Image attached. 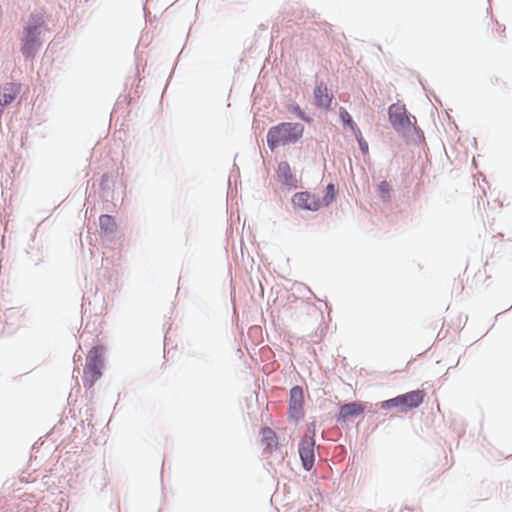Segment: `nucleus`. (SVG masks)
<instances>
[{"instance_id": "f257e3e1", "label": "nucleus", "mask_w": 512, "mask_h": 512, "mask_svg": "<svg viewBox=\"0 0 512 512\" xmlns=\"http://www.w3.org/2000/svg\"><path fill=\"white\" fill-rule=\"evenodd\" d=\"M304 132V126L300 123L283 122L269 129L267 143L271 150L277 147L296 143Z\"/></svg>"}, {"instance_id": "f03ea898", "label": "nucleus", "mask_w": 512, "mask_h": 512, "mask_svg": "<svg viewBox=\"0 0 512 512\" xmlns=\"http://www.w3.org/2000/svg\"><path fill=\"white\" fill-rule=\"evenodd\" d=\"M103 354V348L100 346H95L89 351L84 368L83 382L85 387L91 388L95 382L101 378Z\"/></svg>"}, {"instance_id": "7ed1b4c3", "label": "nucleus", "mask_w": 512, "mask_h": 512, "mask_svg": "<svg viewBox=\"0 0 512 512\" xmlns=\"http://www.w3.org/2000/svg\"><path fill=\"white\" fill-rule=\"evenodd\" d=\"M389 121L393 128L403 135H408L415 130V118L408 115L405 105L395 103L389 107Z\"/></svg>"}, {"instance_id": "20e7f679", "label": "nucleus", "mask_w": 512, "mask_h": 512, "mask_svg": "<svg viewBox=\"0 0 512 512\" xmlns=\"http://www.w3.org/2000/svg\"><path fill=\"white\" fill-rule=\"evenodd\" d=\"M426 392L424 390H413L405 394L396 396L395 398L383 401L381 403L382 409H391L398 407L401 412L409 409L418 408L424 401Z\"/></svg>"}, {"instance_id": "39448f33", "label": "nucleus", "mask_w": 512, "mask_h": 512, "mask_svg": "<svg viewBox=\"0 0 512 512\" xmlns=\"http://www.w3.org/2000/svg\"><path fill=\"white\" fill-rule=\"evenodd\" d=\"M315 429L308 428L307 433L299 443L298 451L305 470L312 469L315 461Z\"/></svg>"}, {"instance_id": "423d86ee", "label": "nucleus", "mask_w": 512, "mask_h": 512, "mask_svg": "<svg viewBox=\"0 0 512 512\" xmlns=\"http://www.w3.org/2000/svg\"><path fill=\"white\" fill-rule=\"evenodd\" d=\"M44 20L41 15L33 16V23L26 28V36L23 40L22 52L26 56L33 54L38 43V36L40 32L39 27L43 24Z\"/></svg>"}, {"instance_id": "0eeeda50", "label": "nucleus", "mask_w": 512, "mask_h": 512, "mask_svg": "<svg viewBox=\"0 0 512 512\" xmlns=\"http://www.w3.org/2000/svg\"><path fill=\"white\" fill-rule=\"evenodd\" d=\"M288 413L295 420L304 415V392L301 386H294L290 390Z\"/></svg>"}, {"instance_id": "6e6552de", "label": "nucleus", "mask_w": 512, "mask_h": 512, "mask_svg": "<svg viewBox=\"0 0 512 512\" xmlns=\"http://www.w3.org/2000/svg\"><path fill=\"white\" fill-rule=\"evenodd\" d=\"M292 203L295 208L310 211H316L322 206L320 199L306 191L296 193L292 198Z\"/></svg>"}, {"instance_id": "1a4fd4ad", "label": "nucleus", "mask_w": 512, "mask_h": 512, "mask_svg": "<svg viewBox=\"0 0 512 512\" xmlns=\"http://www.w3.org/2000/svg\"><path fill=\"white\" fill-rule=\"evenodd\" d=\"M261 445L265 454H271L278 448V438L270 427H263L260 431Z\"/></svg>"}, {"instance_id": "9d476101", "label": "nucleus", "mask_w": 512, "mask_h": 512, "mask_svg": "<svg viewBox=\"0 0 512 512\" xmlns=\"http://www.w3.org/2000/svg\"><path fill=\"white\" fill-rule=\"evenodd\" d=\"M278 179L289 188L297 187V179L292 173L291 167L288 162L283 161L278 164L277 170Z\"/></svg>"}, {"instance_id": "9b49d317", "label": "nucleus", "mask_w": 512, "mask_h": 512, "mask_svg": "<svg viewBox=\"0 0 512 512\" xmlns=\"http://www.w3.org/2000/svg\"><path fill=\"white\" fill-rule=\"evenodd\" d=\"M314 99L318 107L327 109L332 102L333 96L329 93L327 86L320 83L314 89Z\"/></svg>"}, {"instance_id": "f8f14e48", "label": "nucleus", "mask_w": 512, "mask_h": 512, "mask_svg": "<svg viewBox=\"0 0 512 512\" xmlns=\"http://www.w3.org/2000/svg\"><path fill=\"white\" fill-rule=\"evenodd\" d=\"M364 412V406L360 402H352L344 404L339 410V419L347 421L353 417H357Z\"/></svg>"}, {"instance_id": "ddd939ff", "label": "nucleus", "mask_w": 512, "mask_h": 512, "mask_svg": "<svg viewBox=\"0 0 512 512\" xmlns=\"http://www.w3.org/2000/svg\"><path fill=\"white\" fill-rule=\"evenodd\" d=\"M18 93L17 87L14 84H6L0 91V106L10 104Z\"/></svg>"}, {"instance_id": "4468645a", "label": "nucleus", "mask_w": 512, "mask_h": 512, "mask_svg": "<svg viewBox=\"0 0 512 512\" xmlns=\"http://www.w3.org/2000/svg\"><path fill=\"white\" fill-rule=\"evenodd\" d=\"M100 228L106 234H112L116 230V222L110 215H102L99 218Z\"/></svg>"}, {"instance_id": "2eb2a0df", "label": "nucleus", "mask_w": 512, "mask_h": 512, "mask_svg": "<svg viewBox=\"0 0 512 512\" xmlns=\"http://www.w3.org/2000/svg\"><path fill=\"white\" fill-rule=\"evenodd\" d=\"M378 197L384 201L387 202L390 200L391 192H392V186L388 181H381L376 188Z\"/></svg>"}, {"instance_id": "dca6fc26", "label": "nucleus", "mask_w": 512, "mask_h": 512, "mask_svg": "<svg viewBox=\"0 0 512 512\" xmlns=\"http://www.w3.org/2000/svg\"><path fill=\"white\" fill-rule=\"evenodd\" d=\"M336 193L337 191L334 184H328L326 187L325 195L321 200L322 205L328 206L329 204H331L336 198Z\"/></svg>"}, {"instance_id": "f3484780", "label": "nucleus", "mask_w": 512, "mask_h": 512, "mask_svg": "<svg viewBox=\"0 0 512 512\" xmlns=\"http://www.w3.org/2000/svg\"><path fill=\"white\" fill-rule=\"evenodd\" d=\"M340 117L341 119L343 120V122H345L346 124H348L352 129H354V122L350 116V114L347 112V110L341 108L340 109Z\"/></svg>"}, {"instance_id": "a211bd4d", "label": "nucleus", "mask_w": 512, "mask_h": 512, "mask_svg": "<svg viewBox=\"0 0 512 512\" xmlns=\"http://www.w3.org/2000/svg\"><path fill=\"white\" fill-rule=\"evenodd\" d=\"M357 139L359 141L360 147L364 152L368 151V145L365 141H363L361 133H359V137L357 136Z\"/></svg>"}]
</instances>
